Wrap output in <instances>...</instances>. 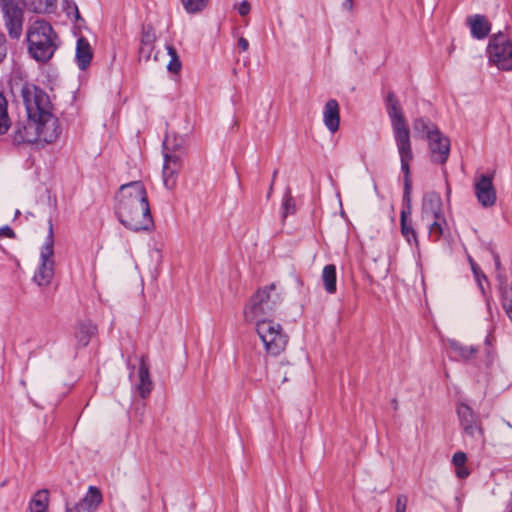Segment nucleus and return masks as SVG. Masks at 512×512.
Returning a JSON list of instances; mask_svg holds the SVG:
<instances>
[{"mask_svg": "<svg viewBox=\"0 0 512 512\" xmlns=\"http://www.w3.org/2000/svg\"><path fill=\"white\" fill-rule=\"evenodd\" d=\"M386 112L391 121L395 144L401 161V171L404 174V192H410L409 165L413 159L410 130L399 100L393 92H389L385 100Z\"/></svg>", "mask_w": 512, "mask_h": 512, "instance_id": "nucleus-1", "label": "nucleus"}, {"mask_svg": "<svg viewBox=\"0 0 512 512\" xmlns=\"http://www.w3.org/2000/svg\"><path fill=\"white\" fill-rule=\"evenodd\" d=\"M115 213L120 223L134 232L149 231L154 225L149 200L144 194H122Z\"/></svg>", "mask_w": 512, "mask_h": 512, "instance_id": "nucleus-2", "label": "nucleus"}, {"mask_svg": "<svg viewBox=\"0 0 512 512\" xmlns=\"http://www.w3.org/2000/svg\"><path fill=\"white\" fill-rule=\"evenodd\" d=\"M26 40L28 53L38 62L50 60L58 48V36L44 20H37L28 27Z\"/></svg>", "mask_w": 512, "mask_h": 512, "instance_id": "nucleus-3", "label": "nucleus"}, {"mask_svg": "<svg viewBox=\"0 0 512 512\" xmlns=\"http://www.w3.org/2000/svg\"><path fill=\"white\" fill-rule=\"evenodd\" d=\"M282 300V294L276 290L274 283L258 289L244 307L245 320L247 322L261 320V317L270 315Z\"/></svg>", "mask_w": 512, "mask_h": 512, "instance_id": "nucleus-4", "label": "nucleus"}, {"mask_svg": "<svg viewBox=\"0 0 512 512\" xmlns=\"http://www.w3.org/2000/svg\"><path fill=\"white\" fill-rule=\"evenodd\" d=\"M163 147V184L165 189L173 190L176 188L177 172L181 166L183 139L167 136L163 142Z\"/></svg>", "mask_w": 512, "mask_h": 512, "instance_id": "nucleus-5", "label": "nucleus"}, {"mask_svg": "<svg viewBox=\"0 0 512 512\" xmlns=\"http://www.w3.org/2000/svg\"><path fill=\"white\" fill-rule=\"evenodd\" d=\"M256 332L265 351L271 356L280 355L288 344V335L279 323L270 319L256 320Z\"/></svg>", "mask_w": 512, "mask_h": 512, "instance_id": "nucleus-6", "label": "nucleus"}, {"mask_svg": "<svg viewBox=\"0 0 512 512\" xmlns=\"http://www.w3.org/2000/svg\"><path fill=\"white\" fill-rule=\"evenodd\" d=\"M54 231L52 221H48V234L40 249L39 264L33 281L40 287L48 286L54 277Z\"/></svg>", "mask_w": 512, "mask_h": 512, "instance_id": "nucleus-7", "label": "nucleus"}, {"mask_svg": "<svg viewBox=\"0 0 512 512\" xmlns=\"http://www.w3.org/2000/svg\"><path fill=\"white\" fill-rule=\"evenodd\" d=\"M20 95L29 117L39 119L41 115L52 110L47 93L32 83H25L21 87Z\"/></svg>", "mask_w": 512, "mask_h": 512, "instance_id": "nucleus-8", "label": "nucleus"}, {"mask_svg": "<svg viewBox=\"0 0 512 512\" xmlns=\"http://www.w3.org/2000/svg\"><path fill=\"white\" fill-rule=\"evenodd\" d=\"M25 6L23 0H0L3 23L11 39L18 40L22 35Z\"/></svg>", "mask_w": 512, "mask_h": 512, "instance_id": "nucleus-9", "label": "nucleus"}, {"mask_svg": "<svg viewBox=\"0 0 512 512\" xmlns=\"http://www.w3.org/2000/svg\"><path fill=\"white\" fill-rule=\"evenodd\" d=\"M489 62L498 69L504 71L512 70V42L503 33L494 35L487 47Z\"/></svg>", "mask_w": 512, "mask_h": 512, "instance_id": "nucleus-10", "label": "nucleus"}, {"mask_svg": "<svg viewBox=\"0 0 512 512\" xmlns=\"http://www.w3.org/2000/svg\"><path fill=\"white\" fill-rule=\"evenodd\" d=\"M36 118L29 117L18 121L12 132V140L15 144L34 143L39 141V131Z\"/></svg>", "mask_w": 512, "mask_h": 512, "instance_id": "nucleus-11", "label": "nucleus"}, {"mask_svg": "<svg viewBox=\"0 0 512 512\" xmlns=\"http://www.w3.org/2000/svg\"><path fill=\"white\" fill-rule=\"evenodd\" d=\"M36 122L38 124L39 141L52 143L59 137L61 132L59 122L51 110L41 115L39 119H36Z\"/></svg>", "mask_w": 512, "mask_h": 512, "instance_id": "nucleus-12", "label": "nucleus"}, {"mask_svg": "<svg viewBox=\"0 0 512 512\" xmlns=\"http://www.w3.org/2000/svg\"><path fill=\"white\" fill-rule=\"evenodd\" d=\"M431 157L434 162L443 164L447 161L450 152V141L437 130L430 132L427 138Z\"/></svg>", "mask_w": 512, "mask_h": 512, "instance_id": "nucleus-13", "label": "nucleus"}, {"mask_svg": "<svg viewBox=\"0 0 512 512\" xmlns=\"http://www.w3.org/2000/svg\"><path fill=\"white\" fill-rule=\"evenodd\" d=\"M411 199L410 194H404L403 196V204L404 207L400 213V226H401V234L407 240L409 244H415L418 246V238L415 229L413 228L411 222L408 221V216L411 214Z\"/></svg>", "mask_w": 512, "mask_h": 512, "instance_id": "nucleus-14", "label": "nucleus"}, {"mask_svg": "<svg viewBox=\"0 0 512 512\" xmlns=\"http://www.w3.org/2000/svg\"><path fill=\"white\" fill-rule=\"evenodd\" d=\"M138 378L139 381L136 384V390L138 391L140 397L145 399L150 395L153 389V382L150 377L149 365L147 363L146 356H141L140 358Z\"/></svg>", "mask_w": 512, "mask_h": 512, "instance_id": "nucleus-15", "label": "nucleus"}, {"mask_svg": "<svg viewBox=\"0 0 512 512\" xmlns=\"http://www.w3.org/2000/svg\"><path fill=\"white\" fill-rule=\"evenodd\" d=\"M323 123L332 134L339 130L340 107L335 99H330L326 102L323 110Z\"/></svg>", "mask_w": 512, "mask_h": 512, "instance_id": "nucleus-16", "label": "nucleus"}, {"mask_svg": "<svg viewBox=\"0 0 512 512\" xmlns=\"http://www.w3.org/2000/svg\"><path fill=\"white\" fill-rule=\"evenodd\" d=\"M103 496L101 491L95 486H89L83 499L70 509H78L79 512H95L101 504Z\"/></svg>", "mask_w": 512, "mask_h": 512, "instance_id": "nucleus-17", "label": "nucleus"}, {"mask_svg": "<svg viewBox=\"0 0 512 512\" xmlns=\"http://www.w3.org/2000/svg\"><path fill=\"white\" fill-rule=\"evenodd\" d=\"M444 217L442 204L438 194H429L424 198L422 206L423 221L430 222L432 219H442Z\"/></svg>", "mask_w": 512, "mask_h": 512, "instance_id": "nucleus-18", "label": "nucleus"}, {"mask_svg": "<svg viewBox=\"0 0 512 512\" xmlns=\"http://www.w3.org/2000/svg\"><path fill=\"white\" fill-rule=\"evenodd\" d=\"M467 22L469 24L472 36L476 39L485 38L491 30L490 23L483 15L476 14L470 16L467 19Z\"/></svg>", "mask_w": 512, "mask_h": 512, "instance_id": "nucleus-19", "label": "nucleus"}, {"mask_svg": "<svg viewBox=\"0 0 512 512\" xmlns=\"http://www.w3.org/2000/svg\"><path fill=\"white\" fill-rule=\"evenodd\" d=\"M92 49L85 38L81 37L76 44V62L80 70H85L92 60Z\"/></svg>", "mask_w": 512, "mask_h": 512, "instance_id": "nucleus-20", "label": "nucleus"}, {"mask_svg": "<svg viewBox=\"0 0 512 512\" xmlns=\"http://www.w3.org/2000/svg\"><path fill=\"white\" fill-rule=\"evenodd\" d=\"M96 326L90 321L80 323L75 330L74 338L77 342V348L86 347L92 336L96 333Z\"/></svg>", "mask_w": 512, "mask_h": 512, "instance_id": "nucleus-21", "label": "nucleus"}, {"mask_svg": "<svg viewBox=\"0 0 512 512\" xmlns=\"http://www.w3.org/2000/svg\"><path fill=\"white\" fill-rule=\"evenodd\" d=\"M456 411L461 427L481 422L478 414L466 403H460Z\"/></svg>", "mask_w": 512, "mask_h": 512, "instance_id": "nucleus-22", "label": "nucleus"}, {"mask_svg": "<svg viewBox=\"0 0 512 512\" xmlns=\"http://www.w3.org/2000/svg\"><path fill=\"white\" fill-rule=\"evenodd\" d=\"M322 281L325 291L334 294L337 290L336 266L333 264L326 265L322 270Z\"/></svg>", "mask_w": 512, "mask_h": 512, "instance_id": "nucleus-23", "label": "nucleus"}, {"mask_svg": "<svg viewBox=\"0 0 512 512\" xmlns=\"http://www.w3.org/2000/svg\"><path fill=\"white\" fill-rule=\"evenodd\" d=\"M413 130L416 135L427 139L430 132L437 131L438 128L429 119L419 117L413 121Z\"/></svg>", "mask_w": 512, "mask_h": 512, "instance_id": "nucleus-24", "label": "nucleus"}, {"mask_svg": "<svg viewBox=\"0 0 512 512\" xmlns=\"http://www.w3.org/2000/svg\"><path fill=\"white\" fill-rule=\"evenodd\" d=\"M450 348L454 353L455 357L462 360H469L474 357L477 352L476 348L473 346H466L457 341H452L450 343Z\"/></svg>", "mask_w": 512, "mask_h": 512, "instance_id": "nucleus-25", "label": "nucleus"}, {"mask_svg": "<svg viewBox=\"0 0 512 512\" xmlns=\"http://www.w3.org/2000/svg\"><path fill=\"white\" fill-rule=\"evenodd\" d=\"M467 456L464 452L458 451L452 457V463L455 466V474L458 478L464 479L469 476L470 472L465 466Z\"/></svg>", "mask_w": 512, "mask_h": 512, "instance_id": "nucleus-26", "label": "nucleus"}, {"mask_svg": "<svg viewBox=\"0 0 512 512\" xmlns=\"http://www.w3.org/2000/svg\"><path fill=\"white\" fill-rule=\"evenodd\" d=\"M464 433L466 436L470 437L471 440L475 444H479L483 446L485 438H484V430L482 428L481 422L473 424V425H467L462 427Z\"/></svg>", "mask_w": 512, "mask_h": 512, "instance_id": "nucleus-27", "label": "nucleus"}, {"mask_svg": "<svg viewBox=\"0 0 512 512\" xmlns=\"http://www.w3.org/2000/svg\"><path fill=\"white\" fill-rule=\"evenodd\" d=\"M48 508V491H38L30 502L31 512H46Z\"/></svg>", "mask_w": 512, "mask_h": 512, "instance_id": "nucleus-28", "label": "nucleus"}, {"mask_svg": "<svg viewBox=\"0 0 512 512\" xmlns=\"http://www.w3.org/2000/svg\"><path fill=\"white\" fill-rule=\"evenodd\" d=\"M11 125L8 115V102L5 96L0 93V135L5 134Z\"/></svg>", "mask_w": 512, "mask_h": 512, "instance_id": "nucleus-29", "label": "nucleus"}, {"mask_svg": "<svg viewBox=\"0 0 512 512\" xmlns=\"http://www.w3.org/2000/svg\"><path fill=\"white\" fill-rule=\"evenodd\" d=\"M475 192H494L492 175H480L475 178Z\"/></svg>", "mask_w": 512, "mask_h": 512, "instance_id": "nucleus-30", "label": "nucleus"}, {"mask_svg": "<svg viewBox=\"0 0 512 512\" xmlns=\"http://www.w3.org/2000/svg\"><path fill=\"white\" fill-rule=\"evenodd\" d=\"M445 223L444 217L442 219H432L430 222H427L429 226V236L433 241H437L443 234V224Z\"/></svg>", "mask_w": 512, "mask_h": 512, "instance_id": "nucleus-31", "label": "nucleus"}, {"mask_svg": "<svg viewBox=\"0 0 512 512\" xmlns=\"http://www.w3.org/2000/svg\"><path fill=\"white\" fill-rule=\"evenodd\" d=\"M166 50L168 55L170 56V61L167 65L168 71L172 73H178L181 69V61L178 57L175 48L172 45H166Z\"/></svg>", "mask_w": 512, "mask_h": 512, "instance_id": "nucleus-32", "label": "nucleus"}, {"mask_svg": "<svg viewBox=\"0 0 512 512\" xmlns=\"http://www.w3.org/2000/svg\"><path fill=\"white\" fill-rule=\"evenodd\" d=\"M296 212V201L290 194H285L282 199L281 214L283 219Z\"/></svg>", "mask_w": 512, "mask_h": 512, "instance_id": "nucleus-33", "label": "nucleus"}, {"mask_svg": "<svg viewBox=\"0 0 512 512\" xmlns=\"http://www.w3.org/2000/svg\"><path fill=\"white\" fill-rule=\"evenodd\" d=\"M181 2L187 13L194 14L202 11L208 0H181Z\"/></svg>", "mask_w": 512, "mask_h": 512, "instance_id": "nucleus-34", "label": "nucleus"}, {"mask_svg": "<svg viewBox=\"0 0 512 512\" xmlns=\"http://www.w3.org/2000/svg\"><path fill=\"white\" fill-rule=\"evenodd\" d=\"M57 0H39L37 4H32L30 9L35 13H51Z\"/></svg>", "mask_w": 512, "mask_h": 512, "instance_id": "nucleus-35", "label": "nucleus"}, {"mask_svg": "<svg viewBox=\"0 0 512 512\" xmlns=\"http://www.w3.org/2000/svg\"><path fill=\"white\" fill-rule=\"evenodd\" d=\"M478 202L483 207H490L496 202V194H475Z\"/></svg>", "mask_w": 512, "mask_h": 512, "instance_id": "nucleus-36", "label": "nucleus"}, {"mask_svg": "<svg viewBox=\"0 0 512 512\" xmlns=\"http://www.w3.org/2000/svg\"><path fill=\"white\" fill-rule=\"evenodd\" d=\"M119 189L121 191L126 190V189H131L134 192H146V187L144 186V184L141 181H132L129 183L122 184L119 187Z\"/></svg>", "mask_w": 512, "mask_h": 512, "instance_id": "nucleus-37", "label": "nucleus"}, {"mask_svg": "<svg viewBox=\"0 0 512 512\" xmlns=\"http://www.w3.org/2000/svg\"><path fill=\"white\" fill-rule=\"evenodd\" d=\"M408 498L406 495H399L396 500L395 512H406Z\"/></svg>", "mask_w": 512, "mask_h": 512, "instance_id": "nucleus-38", "label": "nucleus"}, {"mask_svg": "<svg viewBox=\"0 0 512 512\" xmlns=\"http://www.w3.org/2000/svg\"><path fill=\"white\" fill-rule=\"evenodd\" d=\"M7 55V40L4 34L0 33V63Z\"/></svg>", "mask_w": 512, "mask_h": 512, "instance_id": "nucleus-39", "label": "nucleus"}, {"mask_svg": "<svg viewBox=\"0 0 512 512\" xmlns=\"http://www.w3.org/2000/svg\"><path fill=\"white\" fill-rule=\"evenodd\" d=\"M155 40V35L153 32L149 31V30H146L143 32L142 34V38H141V44H152L153 45V42Z\"/></svg>", "mask_w": 512, "mask_h": 512, "instance_id": "nucleus-40", "label": "nucleus"}, {"mask_svg": "<svg viewBox=\"0 0 512 512\" xmlns=\"http://www.w3.org/2000/svg\"><path fill=\"white\" fill-rule=\"evenodd\" d=\"M152 49H153V45L152 44H141L140 46V55L141 57H144L146 59H149L150 58V55H151V52H152Z\"/></svg>", "mask_w": 512, "mask_h": 512, "instance_id": "nucleus-41", "label": "nucleus"}, {"mask_svg": "<svg viewBox=\"0 0 512 512\" xmlns=\"http://www.w3.org/2000/svg\"><path fill=\"white\" fill-rule=\"evenodd\" d=\"M238 12L241 16H245L250 12V4L248 1H243L238 7Z\"/></svg>", "mask_w": 512, "mask_h": 512, "instance_id": "nucleus-42", "label": "nucleus"}, {"mask_svg": "<svg viewBox=\"0 0 512 512\" xmlns=\"http://www.w3.org/2000/svg\"><path fill=\"white\" fill-rule=\"evenodd\" d=\"M0 236L14 238L15 232L9 226H4V227L0 228Z\"/></svg>", "mask_w": 512, "mask_h": 512, "instance_id": "nucleus-43", "label": "nucleus"}, {"mask_svg": "<svg viewBox=\"0 0 512 512\" xmlns=\"http://www.w3.org/2000/svg\"><path fill=\"white\" fill-rule=\"evenodd\" d=\"M470 262H471V266H472V270L474 272V275H475V277L477 278V280L479 282V286L483 290L481 279H480V274H479V268L477 267V265L472 260H470Z\"/></svg>", "mask_w": 512, "mask_h": 512, "instance_id": "nucleus-44", "label": "nucleus"}, {"mask_svg": "<svg viewBox=\"0 0 512 512\" xmlns=\"http://www.w3.org/2000/svg\"><path fill=\"white\" fill-rule=\"evenodd\" d=\"M238 46L241 48L242 51H246L249 47V42L246 38L240 37L238 40Z\"/></svg>", "mask_w": 512, "mask_h": 512, "instance_id": "nucleus-45", "label": "nucleus"}, {"mask_svg": "<svg viewBox=\"0 0 512 512\" xmlns=\"http://www.w3.org/2000/svg\"><path fill=\"white\" fill-rule=\"evenodd\" d=\"M493 258H494V262H495L496 270H497V271H499V270H500V268H501L500 257H499V255L494 254V255H493Z\"/></svg>", "mask_w": 512, "mask_h": 512, "instance_id": "nucleus-46", "label": "nucleus"}, {"mask_svg": "<svg viewBox=\"0 0 512 512\" xmlns=\"http://www.w3.org/2000/svg\"><path fill=\"white\" fill-rule=\"evenodd\" d=\"M343 7L347 9L348 11L352 10L353 8V0H344Z\"/></svg>", "mask_w": 512, "mask_h": 512, "instance_id": "nucleus-47", "label": "nucleus"}, {"mask_svg": "<svg viewBox=\"0 0 512 512\" xmlns=\"http://www.w3.org/2000/svg\"><path fill=\"white\" fill-rule=\"evenodd\" d=\"M66 512H79L78 509H70L68 505H66Z\"/></svg>", "mask_w": 512, "mask_h": 512, "instance_id": "nucleus-48", "label": "nucleus"}, {"mask_svg": "<svg viewBox=\"0 0 512 512\" xmlns=\"http://www.w3.org/2000/svg\"><path fill=\"white\" fill-rule=\"evenodd\" d=\"M74 11H75V14H76V17L79 18V11H78V8L76 5H74L73 7Z\"/></svg>", "mask_w": 512, "mask_h": 512, "instance_id": "nucleus-49", "label": "nucleus"}, {"mask_svg": "<svg viewBox=\"0 0 512 512\" xmlns=\"http://www.w3.org/2000/svg\"><path fill=\"white\" fill-rule=\"evenodd\" d=\"M339 196H340V193H337L338 201H339V203H341V199Z\"/></svg>", "mask_w": 512, "mask_h": 512, "instance_id": "nucleus-50", "label": "nucleus"}, {"mask_svg": "<svg viewBox=\"0 0 512 512\" xmlns=\"http://www.w3.org/2000/svg\"><path fill=\"white\" fill-rule=\"evenodd\" d=\"M507 426L512 429V425L509 422H506Z\"/></svg>", "mask_w": 512, "mask_h": 512, "instance_id": "nucleus-51", "label": "nucleus"}, {"mask_svg": "<svg viewBox=\"0 0 512 512\" xmlns=\"http://www.w3.org/2000/svg\"><path fill=\"white\" fill-rule=\"evenodd\" d=\"M19 214H20L19 210H16L15 215L17 216Z\"/></svg>", "mask_w": 512, "mask_h": 512, "instance_id": "nucleus-52", "label": "nucleus"}]
</instances>
